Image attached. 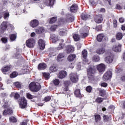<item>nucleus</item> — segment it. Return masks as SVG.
Here are the masks:
<instances>
[{"label": "nucleus", "instance_id": "nucleus-39", "mask_svg": "<svg viewBox=\"0 0 125 125\" xmlns=\"http://www.w3.org/2000/svg\"><path fill=\"white\" fill-rule=\"evenodd\" d=\"M17 75H18V73H17V72H14L10 75V77L12 79H13V78H16V77H17Z\"/></svg>", "mask_w": 125, "mask_h": 125}, {"label": "nucleus", "instance_id": "nucleus-27", "mask_svg": "<svg viewBox=\"0 0 125 125\" xmlns=\"http://www.w3.org/2000/svg\"><path fill=\"white\" fill-rule=\"evenodd\" d=\"M54 1L55 0H46V4L48 6H52L54 4Z\"/></svg>", "mask_w": 125, "mask_h": 125}, {"label": "nucleus", "instance_id": "nucleus-16", "mask_svg": "<svg viewBox=\"0 0 125 125\" xmlns=\"http://www.w3.org/2000/svg\"><path fill=\"white\" fill-rule=\"evenodd\" d=\"M121 47H122V44H118L113 46L112 50L115 52H120V51H121Z\"/></svg>", "mask_w": 125, "mask_h": 125}, {"label": "nucleus", "instance_id": "nucleus-57", "mask_svg": "<svg viewBox=\"0 0 125 125\" xmlns=\"http://www.w3.org/2000/svg\"><path fill=\"white\" fill-rule=\"evenodd\" d=\"M101 86H103L104 87H106L108 84L106 83H103L101 84Z\"/></svg>", "mask_w": 125, "mask_h": 125}, {"label": "nucleus", "instance_id": "nucleus-58", "mask_svg": "<svg viewBox=\"0 0 125 125\" xmlns=\"http://www.w3.org/2000/svg\"><path fill=\"white\" fill-rule=\"evenodd\" d=\"M104 2L105 3H108L109 5H112V3L111 2V0H104Z\"/></svg>", "mask_w": 125, "mask_h": 125}, {"label": "nucleus", "instance_id": "nucleus-11", "mask_svg": "<svg viewBox=\"0 0 125 125\" xmlns=\"http://www.w3.org/2000/svg\"><path fill=\"white\" fill-rule=\"evenodd\" d=\"M113 58H114L113 55L111 53H109L108 56L106 57L105 61L108 64L112 63V62H113Z\"/></svg>", "mask_w": 125, "mask_h": 125}, {"label": "nucleus", "instance_id": "nucleus-56", "mask_svg": "<svg viewBox=\"0 0 125 125\" xmlns=\"http://www.w3.org/2000/svg\"><path fill=\"white\" fill-rule=\"evenodd\" d=\"M15 86H16L17 87H18L19 88H20V87H21V85L20 84V83L18 82L15 83Z\"/></svg>", "mask_w": 125, "mask_h": 125}, {"label": "nucleus", "instance_id": "nucleus-2", "mask_svg": "<svg viewBox=\"0 0 125 125\" xmlns=\"http://www.w3.org/2000/svg\"><path fill=\"white\" fill-rule=\"evenodd\" d=\"M3 108H5L3 112V115H4V116H6L7 115H11V114L13 113V111H12V108H11L9 106H7L6 104H4L3 105Z\"/></svg>", "mask_w": 125, "mask_h": 125}, {"label": "nucleus", "instance_id": "nucleus-20", "mask_svg": "<svg viewBox=\"0 0 125 125\" xmlns=\"http://www.w3.org/2000/svg\"><path fill=\"white\" fill-rule=\"evenodd\" d=\"M102 21H103V18L102 17V15L98 16L97 18L95 19V21L96 23H98V24L102 23Z\"/></svg>", "mask_w": 125, "mask_h": 125}, {"label": "nucleus", "instance_id": "nucleus-46", "mask_svg": "<svg viewBox=\"0 0 125 125\" xmlns=\"http://www.w3.org/2000/svg\"><path fill=\"white\" fill-rule=\"evenodd\" d=\"M103 120H104V122H108V121H109V120H110V118L107 115H104Z\"/></svg>", "mask_w": 125, "mask_h": 125}, {"label": "nucleus", "instance_id": "nucleus-34", "mask_svg": "<svg viewBox=\"0 0 125 125\" xmlns=\"http://www.w3.org/2000/svg\"><path fill=\"white\" fill-rule=\"evenodd\" d=\"M116 37L118 41H121L123 39V33L119 32L116 34Z\"/></svg>", "mask_w": 125, "mask_h": 125}, {"label": "nucleus", "instance_id": "nucleus-12", "mask_svg": "<svg viewBox=\"0 0 125 125\" xmlns=\"http://www.w3.org/2000/svg\"><path fill=\"white\" fill-rule=\"evenodd\" d=\"M38 43L40 49H44L45 46V42L42 39H40Z\"/></svg>", "mask_w": 125, "mask_h": 125}, {"label": "nucleus", "instance_id": "nucleus-30", "mask_svg": "<svg viewBox=\"0 0 125 125\" xmlns=\"http://www.w3.org/2000/svg\"><path fill=\"white\" fill-rule=\"evenodd\" d=\"M104 36L103 34H99L97 37L98 42H102V40L104 38Z\"/></svg>", "mask_w": 125, "mask_h": 125}, {"label": "nucleus", "instance_id": "nucleus-49", "mask_svg": "<svg viewBox=\"0 0 125 125\" xmlns=\"http://www.w3.org/2000/svg\"><path fill=\"white\" fill-rule=\"evenodd\" d=\"M51 99V97L47 96L44 99V101H45V102H47L48 101H50Z\"/></svg>", "mask_w": 125, "mask_h": 125}, {"label": "nucleus", "instance_id": "nucleus-55", "mask_svg": "<svg viewBox=\"0 0 125 125\" xmlns=\"http://www.w3.org/2000/svg\"><path fill=\"white\" fill-rule=\"evenodd\" d=\"M1 41L3 43H6L7 42V39L6 38H1Z\"/></svg>", "mask_w": 125, "mask_h": 125}, {"label": "nucleus", "instance_id": "nucleus-54", "mask_svg": "<svg viewBox=\"0 0 125 125\" xmlns=\"http://www.w3.org/2000/svg\"><path fill=\"white\" fill-rule=\"evenodd\" d=\"M63 47H64V44L62 43H60L58 49H62V48H63Z\"/></svg>", "mask_w": 125, "mask_h": 125}, {"label": "nucleus", "instance_id": "nucleus-31", "mask_svg": "<svg viewBox=\"0 0 125 125\" xmlns=\"http://www.w3.org/2000/svg\"><path fill=\"white\" fill-rule=\"evenodd\" d=\"M74 94L76 97H79L81 98L82 97V94H81V90L80 89H77L74 92Z\"/></svg>", "mask_w": 125, "mask_h": 125}, {"label": "nucleus", "instance_id": "nucleus-10", "mask_svg": "<svg viewBox=\"0 0 125 125\" xmlns=\"http://www.w3.org/2000/svg\"><path fill=\"white\" fill-rule=\"evenodd\" d=\"M10 69H11V65H6L2 67L1 71H2V73H3L4 75H7V72L10 71Z\"/></svg>", "mask_w": 125, "mask_h": 125}, {"label": "nucleus", "instance_id": "nucleus-61", "mask_svg": "<svg viewBox=\"0 0 125 125\" xmlns=\"http://www.w3.org/2000/svg\"><path fill=\"white\" fill-rule=\"evenodd\" d=\"M113 24H114V27L116 28V27H117V20H113Z\"/></svg>", "mask_w": 125, "mask_h": 125}, {"label": "nucleus", "instance_id": "nucleus-59", "mask_svg": "<svg viewBox=\"0 0 125 125\" xmlns=\"http://www.w3.org/2000/svg\"><path fill=\"white\" fill-rule=\"evenodd\" d=\"M119 22L120 23H124L125 22V19L124 18H121L119 19Z\"/></svg>", "mask_w": 125, "mask_h": 125}, {"label": "nucleus", "instance_id": "nucleus-21", "mask_svg": "<svg viewBox=\"0 0 125 125\" xmlns=\"http://www.w3.org/2000/svg\"><path fill=\"white\" fill-rule=\"evenodd\" d=\"M78 9H79V7L77 4H73L70 7V11L71 12H77Z\"/></svg>", "mask_w": 125, "mask_h": 125}, {"label": "nucleus", "instance_id": "nucleus-48", "mask_svg": "<svg viewBox=\"0 0 125 125\" xmlns=\"http://www.w3.org/2000/svg\"><path fill=\"white\" fill-rule=\"evenodd\" d=\"M86 90L87 92H91V91L92 90V87L90 86H88L86 88Z\"/></svg>", "mask_w": 125, "mask_h": 125}, {"label": "nucleus", "instance_id": "nucleus-26", "mask_svg": "<svg viewBox=\"0 0 125 125\" xmlns=\"http://www.w3.org/2000/svg\"><path fill=\"white\" fill-rule=\"evenodd\" d=\"M75 48L72 46H68L66 48L67 53H72V52H74Z\"/></svg>", "mask_w": 125, "mask_h": 125}, {"label": "nucleus", "instance_id": "nucleus-33", "mask_svg": "<svg viewBox=\"0 0 125 125\" xmlns=\"http://www.w3.org/2000/svg\"><path fill=\"white\" fill-rule=\"evenodd\" d=\"M64 54L63 53H60L57 57V61L58 62H60V61H61V60L62 59V58H64Z\"/></svg>", "mask_w": 125, "mask_h": 125}, {"label": "nucleus", "instance_id": "nucleus-15", "mask_svg": "<svg viewBox=\"0 0 125 125\" xmlns=\"http://www.w3.org/2000/svg\"><path fill=\"white\" fill-rule=\"evenodd\" d=\"M57 70H58V67H57L56 64H52L49 68L50 73H55V72H57Z\"/></svg>", "mask_w": 125, "mask_h": 125}, {"label": "nucleus", "instance_id": "nucleus-52", "mask_svg": "<svg viewBox=\"0 0 125 125\" xmlns=\"http://www.w3.org/2000/svg\"><path fill=\"white\" fill-rule=\"evenodd\" d=\"M56 28H57V25H52L50 27V30L51 31H55V30L56 29Z\"/></svg>", "mask_w": 125, "mask_h": 125}, {"label": "nucleus", "instance_id": "nucleus-64", "mask_svg": "<svg viewBox=\"0 0 125 125\" xmlns=\"http://www.w3.org/2000/svg\"><path fill=\"white\" fill-rule=\"evenodd\" d=\"M100 12H105V11H106V10H105V8H102L100 9Z\"/></svg>", "mask_w": 125, "mask_h": 125}, {"label": "nucleus", "instance_id": "nucleus-7", "mask_svg": "<svg viewBox=\"0 0 125 125\" xmlns=\"http://www.w3.org/2000/svg\"><path fill=\"white\" fill-rule=\"evenodd\" d=\"M70 80L72 83H78L79 81V76L76 73H71L70 75Z\"/></svg>", "mask_w": 125, "mask_h": 125}, {"label": "nucleus", "instance_id": "nucleus-8", "mask_svg": "<svg viewBox=\"0 0 125 125\" xmlns=\"http://www.w3.org/2000/svg\"><path fill=\"white\" fill-rule=\"evenodd\" d=\"M112 73L111 71H108L106 72L104 74V75L103 77V80L104 82H107V81H108V80H110V79H111V78H112Z\"/></svg>", "mask_w": 125, "mask_h": 125}, {"label": "nucleus", "instance_id": "nucleus-13", "mask_svg": "<svg viewBox=\"0 0 125 125\" xmlns=\"http://www.w3.org/2000/svg\"><path fill=\"white\" fill-rule=\"evenodd\" d=\"M30 25L32 28H36V27L39 26V21L37 20H33L30 21Z\"/></svg>", "mask_w": 125, "mask_h": 125}, {"label": "nucleus", "instance_id": "nucleus-62", "mask_svg": "<svg viewBox=\"0 0 125 125\" xmlns=\"http://www.w3.org/2000/svg\"><path fill=\"white\" fill-rule=\"evenodd\" d=\"M22 70L24 71H27L28 70V66L27 65L23 66L22 67Z\"/></svg>", "mask_w": 125, "mask_h": 125}, {"label": "nucleus", "instance_id": "nucleus-40", "mask_svg": "<svg viewBox=\"0 0 125 125\" xmlns=\"http://www.w3.org/2000/svg\"><path fill=\"white\" fill-rule=\"evenodd\" d=\"M3 14H4V19L5 20H6V19H7L8 17H9V13H8V12H3Z\"/></svg>", "mask_w": 125, "mask_h": 125}, {"label": "nucleus", "instance_id": "nucleus-3", "mask_svg": "<svg viewBox=\"0 0 125 125\" xmlns=\"http://www.w3.org/2000/svg\"><path fill=\"white\" fill-rule=\"evenodd\" d=\"M36 41H35V39L33 38H30L26 42V45L27 46V47H29V48L34 47Z\"/></svg>", "mask_w": 125, "mask_h": 125}, {"label": "nucleus", "instance_id": "nucleus-50", "mask_svg": "<svg viewBox=\"0 0 125 125\" xmlns=\"http://www.w3.org/2000/svg\"><path fill=\"white\" fill-rule=\"evenodd\" d=\"M27 97L29 99H33V98H35V96L31 95L30 93H27Z\"/></svg>", "mask_w": 125, "mask_h": 125}, {"label": "nucleus", "instance_id": "nucleus-32", "mask_svg": "<svg viewBox=\"0 0 125 125\" xmlns=\"http://www.w3.org/2000/svg\"><path fill=\"white\" fill-rule=\"evenodd\" d=\"M44 32V28L43 27H39L36 30V32L37 34H42Z\"/></svg>", "mask_w": 125, "mask_h": 125}, {"label": "nucleus", "instance_id": "nucleus-63", "mask_svg": "<svg viewBox=\"0 0 125 125\" xmlns=\"http://www.w3.org/2000/svg\"><path fill=\"white\" fill-rule=\"evenodd\" d=\"M121 81H122V82H125V75L123 76L121 78Z\"/></svg>", "mask_w": 125, "mask_h": 125}, {"label": "nucleus", "instance_id": "nucleus-42", "mask_svg": "<svg viewBox=\"0 0 125 125\" xmlns=\"http://www.w3.org/2000/svg\"><path fill=\"white\" fill-rule=\"evenodd\" d=\"M95 120L96 122H99L100 120H101V117H100V115H96L95 116Z\"/></svg>", "mask_w": 125, "mask_h": 125}, {"label": "nucleus", "instance_id": "nucleus-60", "mask_svg": "<svg viewBox=\"0 0 125 125\" xmlns=\"http://www.w3.org/2000/svg\"><path fill=\"white\" fill-rule=\"evenodd\" d=\"M115 8H116V9H119V10H120V9H122V7H121V5H120V4H117V5H116V7H115Z\"/></svg>", "mask_w": 125, "mask_h": 125}, {"label": "nucleus", "instance_id": "nucleus-14", "mask_svg": "<svg viewBox=\"0 0 125 125\" xmlns=\"http://www.w3.org/2000/svg\"><path fill=\"white\" fill-rule=\"evenodd\" d=\"M56 56V49L53 48H50L49 49V56L50 57H53V56Z\"/></svg>", "mask_w": 125, "mask_h": 125}, {"label": "nucleus", "instance_id": "nucleus-17", "mask_svg": "<svg viewBox=\"0 0 125 125\" xmlns=\"http://www.w3.org/2000/svg\"><path fill=\"white\" fill-rule=\"evenodd\" d=\"M67 77V72L65 71H61L59 73V79H64Z\"/></svg>", "mask_w": 125, "mask_h": 125}, {"label": "nucleus", "instance_id": "nucleus-1", "mask_svg": "<svg viewBox=\"0 0 125 125\" xmlns=\"http://www.w3.org/2000/svg\"><path fill=\"white\" fill-rule=\"evenodd\" d=\"M29 88L31 91L38 92L41 89V84L38 83H31L29 85Z\"/></svg>", "mask_w": 125, "mask_h": 125}, {"label": "nucleus", "instance_id": "nucleus-45", "mask_svg": "<svg viewBox=\"0 0 125 125\" xmlns=\"http://www.w3.org/2000/svg\"><path fill=\"white\" fill-rule=\"evenodd\" d=\"M49 73H43V76L46 79V80H48L49 79Z\"/></svg>", "mask_w": 125, "mask_h": 125}, {"label": "nucleus", "instance_id": "nucleus-38", "mask_svg": "<svg viewBox=\"0 0 125 125\" xmlns=\"http://www.w3.org/2000/svg\"><path fill=\"white\" fill-rule=\"evenodd\" d=\"M16 38L17 36L16 34H11L10 35V39L11 41H12L13 42V41H15V40H16Z\"/></svg>", "mask_w": 125, "mask_h": 125}, {"label": "nucleus", "instance_id": "nucleus-41", "mask_svg": "<svg viewBox=\"0 0 125 125\" xmlns=\"http://www.w3.org/2000/svg\"><path fill=\"white\" fill-rule=\"evenodd\" d=\"M56 20H57V19H56V17L52 18L49 21L50 24H52V23H55V22H56Z\"/></svg>", "mask_w": 125, "mask_h": 125}, {"label": "nucleus", "instance_id": "nucleus-6", "mask_svg": "<svg viewBox=\"0 0 125 125\" xmlns=\"http://www.w3.org/2000/svg\"><path fill=\"white\" fill-rule=\"evenodd\" d=\"M7 27H12V25L10 24L7 21H3L1 25H0V29L2 31H5Z\"/></svg>", "mask_w": 125, "mask_h": 125}, {"label": "nucleus", "instance_id": "nucleus-47", "mask_svg": "<svg viewBox=\"0 0 125 125\" xmlns=\"http://www.w3.org/2000/svg\"><path fill=\"white\" fill-rule=\"evenodd\" d=\"M12 94H13V95H14V97L15 98H16V99H18V98L20 97V95H19V94H18V93H12Z\"/></svg>", "mask_w": 125, "mask_h": 125}, {"label": "nucleus", "instance_id": "nucleus-43", "mask_svg": "<svg viewBox=\"0 0 125 125\" xmlns=\"http://www.w3.org/2000/svg\"><path fill=\"white\" fill-rule=\"evenodd\" d=\"M10 120V122H11V123H16L17 120H16V118H15V117H11L9 118Z\"/></svg>", "mask_w": 125, "mask_h": 125}, {"label": "nucleus", "instance_id": "nucleus-4", "mask_svg": "<svg viewBox=\"0 0 125 125\" xmlns=\"http://www.w3.org/2000/svg\"><path fill=\"white\" fill-rule=\"evenodd\" d=\"M89 30V27L88 26H84V28L80 29V34L82 38H85L87 37V33H85V32H87Z\"/></svg>", "mask_w": 125, "mask_h": 125}, {"label": "nucleus", "instance_id": "nucleus-18", "mask_svg": "<svg viewBox=\"0 0 125 125\" xmlns=\"http://www.w3.org/2000/svg\"><path fill=\"white\" fill-rule=\"evenodd\" d=\"M50 39L52 40V42L53 43H55V42H58V40H59L58 36L55 34L51 35Z\"/></svg>", "mask_w": 125, "mask_h": 125}, {"label": "nucleus", "instance_id": "nucleus-5", "mask_svg": "<svg viewBox=\"0 0 125 125\" xmlns=\"http://www.w3.org/2000/svg\"><path fill=\"white\" fill-rule=\"evenodd\" d=\"M19 105L21 109H24V108L27 107V100L24 97L21 98V100H20Z\"/></svg>", "mask_w": 125, "mask_h": 125}, {"label": "nucleus", "instance_id": "nucleus-36", "mask_svg": "<svg viewBox=\"0 0 125 125\" xmlns=\"http://www.w3.org/2000/svg\"><path fill=\"white\" fill-rule=\"evenodd\" d=\"M83 57L85 59V61H86V57H87V51L84 50L82 51Z\"/></svg>", "mask_w": 125, "mask_h": 125}, {"label": "nucleus", "instance_id": "nucleus-24", "mask_svg": "<svg viewBox=\"0 0 125 125\" xmlns=\"http://www.w3.org/2000/svg\"><path fill=\"white\" fill-rule=\"evenodd\" d=\"M90 17V16L89 15H87L86 13H82L81 15V18L83 20H84L85 21L87 20L88 18Z\"/></svg>", "mask_w": 125, "mask_h": 125}, {"label": "nucleus", "instance_id": "nucleus-28", "mask_svg": "<svg viewBox=\"0 0 125 125\" xmlns=\"http://www.w3.org/2000/svg\"><path fill=\"white\" fill-rule=\"evenodd\" d=\"M75 58L76 55L71 54L68 57L67 60L69 62H72V61H74V59H75Z\"/></svg>", "mask_w": 125, "mask_h": 125}, {"label": "nucleus", "instance_id": "nucleus-51", "mask_svg": "<svg viewBox=\"0 0 125 125\" xmlns=\"http://www.w3.org/2000/svg\"><path fill=\"white\" fill-rule=\"evenodd\" d=\"M103 100H104L103 98L98 97L96 100V102H98V103H101V102H102V101H103Z\"/></svg>", "mask_w": 125, "mask_h": 125}, {"label": "nucleus", "instance_id": "nucleus-19", "mask_svg": "<svg viewBox=\"0 0 125 125\" xmlns=\"http://www.w3.org/2000/svg\"><path fill=\"white\" fill-rule=\"evenodd\" d=\"M93 62H99L100 61V57L97 54H96L92 57Z\"/></svg>", "mask_w": 125, "mask_h": 125}, {"label": "nucleus", "instance_id": "nucleus-44", "mask_svg": "<svg viewBox=\"0 0 125 125\" xmlns=\"http://www.w3.org/2000/svg\"><path fill=\"white\" fill-rule=\"evenodd\" d=\"M53 83L55 84V85H58V84L60 83V81H59V79H55L53 81Z\"/></svg>", "mask_w": 125, "mask_h": 125}, {"label": "nucleus", "instance_id": "nucleus-37", "mask_svg": "<svg viewBox=\"0 0 125 125\" xmlns=\"http://www.w3.org/2000/svg\"><path fill=\"white\" fill-rule=\"evenodd\" d=\"M73 38L75 42H79L81 39V37H80V36L78 34H74Z\"/></svg>", "mask_w": 125, "mask_h": 125}, {"label": "nucleus", "instance_id": "nucleus-9", "mask_svg": "<svg viewBox=\"0 0 125 125\" xmlns=\"http://www.w3.org/2000/svg\"><path fill=\"white\" fill-rule=\"evenodd\" d=\"M105 69H106V66L103 63H100L97 65V70L99 73H104Z\"/></svg>", "mask_w": 125, "mask_h": 125}, {"label": "nucleus", "instance_id": "nucleus-23", "mask_svg": "<svg viewBox=\"0 0 125 125\" xmlns=\"http://www.w3.org/2000/svg\"><path fill=\"white\" fill-rule=\"evenodd\" d=\"M46 68V64L42 62L38 65L39 70H44Z\"/></svg>", "mask_w": 125, "mask_h": 125}, {"label": "nucleus", "instance_id": "nucleus-53", "mask_svg": "<svg viewBox=\"0 0 125 125\" xmlns=\"http://www.w3.org/2000/svg\"><path fill=\"white\" fill-rule=\"evenodd\" d=\"M102 29V26L100 25L97 26L96 27V30L98 32H99V31H101Z\"/></svg>", "mask_w": 125, "mask_h": 125}, {"label": "nucleus", "instance_id": "nucleus-25", "mask_svg": "<svg viewBox=\"0 0 125 125\" xmlns=\"http://www.w3.org/2000/svg\"><path fill=\"white\" fill-rule=\"evenodd\" d=\"M60 36H66L67 35V29L63 28L60 30Z\"/></svg>", "mask_w": 125, "mask_h": 125}, {"label": "nucleus", "instance_id": "nucleus-22", "mask_svg": "<svg viewBox=\"0 0 125 125\" xmlns=\"http://www.w3.org/2000/svg\"><path fill=\"white\" fill-rule=\"evenodd\" d=\"M105 52H106V50L104 48H100L96 50V53H97V54H99V55H101V54H104V53H105Z\"/></svg>", "mask_w": 125, "mask_h": 125}, {"label": "nucleus", "instance_id": "nucleus-35", "mask_svg": "<svg viewBox=\"0 0 125 125\" xmlns=\"http://www.w3.org/2000/svg\"><path fill=\"white\" fill-rule=\"evenodd\" d=\"M75 20V17L74 16H72L71 15H68L67 16V21L68 22H73Z\"/></svg>", "mask_w": 125, "mask_h": 125}, {"label": "nucleus", "instance_id": "nucleus-29", "mask_svg": "<svg viewBox=\"0 0 125 125\" xmlns=\"http://www.w3.org/2000/svg\"><path fill=\"white\" fill-rule=\"evenodd\" d=\"M87 73L88 76H92V74L95 73V70L93 69L92 68H90L87 69Z\"/></svg>", "mask_w": 125, "mask_h": 125}]
</instances>
